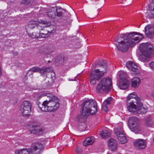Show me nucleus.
<instances>
[{
    "label": "nucleus",
    "instance_id": "nucleus-45",
    "mask_svg": "<svg viewBox=\"0 0 154 154\" xmlns=\"http://www.w3.org/2000/svg\"><path fill=\"white\" fill-rule=\"evenodd\" d=\"M153 6H151L150 5H148V8L149 10H150L151 11H152L153 10V8H152Z\"/></svg>",
    "mask_w": 154,
    "mask_h": 154
},
{
    "label": "nucleus",
    "instance_id": "nucleus-46",
    "mask_svg": "<svg viewBox=\"0 0 154 154\" xmlns=\"http://www.w3.org/2000/svg\"><path fill=\"white\" fill-rule=\"evenodd\" d=\"M50 58V60H49L48 62L49 63H50L51 62V61H52L53 59V57L52 55H50V56H49Z\"/></svg>",
    "mask_w": 154,
    "mask_h": 154
},
{
    "label": "nucleus",
    "instance_id": "nucleus-5",
    "mask_svg": "<svg viewBox=\"0 0 154 154\" xmlns=\"http://www.w3.org/2000/svg\"><path fill=\"white\" fill-rule=\"evenodd\" d=\"M112 85L111 79L109 78H104L97 85L96 88V91L100 93L106 92L111 88Z\"/></svg>",
    "mask_w": 154,
    "mask_h": 154
},
{
    "label": "nucleus",
    "instance_id": "nucleus-37",
    "mask_svg": "<svg viewBox=\"0 0 154 154\" xmlns=\"http://www.w3.org/2000/svg\"><path fill=\"white\" fill-rule=\"evenodd\" d=\"M90 82L91 83V84H92V85H94L96 83V81L95 80H96L93 77V76L91 75H90Z\"/></svg>",
    "mask_w": 154,
    "mask_h": 154
},
{
    "label": "nucleus",
    "instance_id": "nucleus-38",
    "mask_svg": "<svg viewBox=\"0 0 154 154\" xmlns=\"http://www.w3.org/2000/svg\"><path fill=\"white\" fill-rule=\"evenodd\" d=\"M56 17L57 16L58 17H62L63 15V13L62 11H58L57 8L56 11Z\"/></svg>",
    "mask_w": 154,
    "mask_h": 154
},
{
    "label": "nucleus",
    "instance_id": "nucleus-10",
    "mask_svg": "<svg viewBox=\"0 0 154 154\" xmlns=\"http://www.w3.org/2000/svg\"><path fill=\"white\" fill-rule=\"evenodd\" d=\"M32 105L29 101H23L20 108V111L24 117H27L30 115Z\"/></svg>",
    "mask_w": 154,
    "mask_h": 154
},
{
    "label": "nucleus",
    "instance_id": "nucleus-11",
    "mask_svg": "<svg viewBox=\"0 0 154 154\" xmlns=\"http://www.w3.org/2000/svg\"><path fill=\"white\" fill-rule=\"evenodd\" d=\"M38 21V19H36L35 21H30L28 23V27L31 29H33L35 27H36L37 29L39 31H40L41 30L43 29L41 25H39L40 24L44 25L42 26L43 27L47 26L48 24L46 21L43 20H40L38 22L39 24H38L37 22Z\"/></svg>",
    "mask_w": 154,
    "mask_h": 154
},
{
    "label": "nucleus",
    "instance_id": "nucleus-31",
    "mask_svg": "<svg viewBox=\"0 0 154 154\" xmlns=\"http://www.w3.org/2000/svg\"><path fill=\"white\" fill-rule=\"evenodd\" d=\"M48 68L45 67H43L42 68L40 67V70H39L38 72H39L41 75L43 76L47 77V73Z\"/></svg>",
    "mask_w": 154,
    "mask_h": 154
},
{
    "label": "nucleus",
    "instance_id": "nucleus-43",
    "mask_svg": "<svg viewBox=\"0 0 154 154\" xmlns=\"http://www.w3.org/2000/svg\"><path fill=\"white\" fill-rule=\"evenodd\" d=\"M149 66L151 69H154V61L150 63Z\"/></svg>",
    "mask_w": 154,
    "mask_h": 154
},
{
    "label": "nucleus",
    "instance_id": "nucleus-27",
    "mask_svg": "<svg viewBox=\"0 0 154 154\" xmlns=\"http://www.w3.org/2000/svg\"><path fill=\"white\" fill-rule=\"evenodd\" d=\"M130 130L136 134L140 133L141 131V129L139 125L129 126Z\"/></svg>",
    "mask_w": 154,
    "mask_h": 154
},
{
    "label": "nucleus",
    "instance_id": "nucleus-50",
    "mask_svg": "<svg viewBox=\"0 0 154 154\" xmlns=\"http://www.w3.org/2000/svg\"><path fill=\"white\" fill-rule=\"evenodd\" d=\"M153 10V11H154V6H153V10Z\"/></svg>",
    "mask_w": 154,
    "mask_h": 154
},
{
    "label": "nucleus",
    "instance_id": "nucleus-8",
    "mask_svg": "<svg viewBox=\"0 0 154 154\" xmlns=\"http://www.w3.org/2000/svg\"><path fill=\"white\" fill-rule=\"evenodd\" d=\"M29 131L31 134L39 136L45 133V129L39 123H34L30 127Z\"/></svg>",
    "mask_w": 154,
    "mask_h": 154
},
{
    "label": "nucleus",
    "instance_id": "nucleus-29",
    "mask_svg": "<svg viewBox=\"0 0 154 154\" xmlns=\"http://www.w3.org/2000/svg\"><path fill=\"white\" fill-rule=\"evenodd\" d=\"M48 101L47 100L44 101L42 104V107H41L39 105H38L39 108L41 109V110L45 112H48Z\"/></svg>",
    "mask_w": 154,
    "mask_h": 154
},
{
    "label": "nucleus",
    "instance_id": "nucleus-40",
    "mask_svg": "<svg viewBox=\"0 0 154 154\" xmlns=\"http://www.w3.org/2000/svg\"><path fill=\"white\" fill-rule=\"evenodd\" d=\"M55 47L53 46H50L49 48V54H51L54 52L55 50Z\"/></svg>",
    "mask_w": 154,
    "mask_h": 154
},
{
    "label": "nucleus",
    "instance_id": "nucleus-25",
    "mask_svg": "<svg viewBox=\"0 0 154 154\" xmlns=\"http://www.w3.org/2000/svg\"><path fill=\"white\" fill-rule=\"evenodd\" d=\"M131 85L134 88H137L139 86L141 83L140 79L138 77H135L131 79Z\"/></svg>",
    "mask_w": 154,
    "mask_h": 154
},
{
    "label": "nucleus",
    "instance_id": "nucleus-33",
    "mask_svg": "<svg viewBox=\"0 0 154 154\" xmlns=\"http://www.w3.org/2000/svg\"><path fill=\"white\" fill-rule=\"evenodd\" d=\"M49 34L50 35H52L55 32V27L54 26H49Z\"/></svg>",
    "mask_w": 154,
    "mask_h": 154
},
{
    "label": "nucleus",
    "instance_id": "nucleus-30",
    "mask_svg": "<svg viewBox=\"0 0 154 154\" xmlns=\"http://www.w3.org/2000/svg\"><path fill=\"white\" fill-rule=\"evenodd\" d=\"M100 135L102 138L104 139H106L110 136V133L106 130H103L100 131Z\"/></svg>",
    "mask_w": 154,
    "mask_h": 154
},
{
    "label": "nucleus",
    "instance_id": "nucleus-4",
    "mask_svg": "<svg viewBox=\"0 0 154 154\" xmlns=\"http://www.w3.org/2000/svg\"><path fill=\"white\" fill-rule=\"evenodd\" d=\"M43 148V145L40 143H34L31 145L30 148H23L16 150L15 154H40Z\"/></svg>",
    "mask_w": 154,
    "mask_h": 154
},
{
    "label": "nucleus",
    "instance_id": "nucleus-49",
    "mask_svg": "<svg viewBox=\"0 0 154 154\" xmlns=\"http://www.w3.org/2000/svg\"><path fill=\"white\" fill-rule=\"evenodd\" d=\"M76 77V76L74 77L73 79H70V78H69L68 79V80L69 81H74L75 79V77Z\"/></svg>",
    "mask_w": 154,
    "mask_h": 154
},
{
    "label": "nucleus",
    "instance_id": "nucleus-35",
    "mask_svg": "<svg viewBox=\"0 0 154 154\" xmlns=\"http://www.w3.org/2000/svg\"><path fill=\"white\" fill-rule=\"evenodd\" d=\"M33 71L31 69H29L26 73V75L24 77V80H26L27 79V76L28 75L29 76H30V75H33Z\"/></svg>",
    "mask_w": 154,
    "mask_h": 154
},
{
    "label": "nucleus",
    "instance_id": "nucleus-47",
    "mask_svg": "<svg viewBox=\"0 0 154 154\" xmlns=\"http://www.w3.org/2000/svg\"><path fill=\"white\" fill-rule=\"evenodd\" d=\"M38 98L42 97L44 96V94H39L38 95Z\"/></svg>",
    "mask_w": 154,
    "mask_h": 154
},
{
    "label": "nucleus",
    "instance_id": "nucleus-48",
    "mask_svg": "<svg viewBox=\"0 0 154 154\" xmlns=\"http://www.w3.org/2000/svg\"><path fill=\"white\" fill-rule=\"evenodd\" d=\"M72 20L71 19H69V20H68V19L66 20V21H67V22L69 24H70V23L72 22Z\"/></svg>",
    "mask_w": 154,
    "mask_h": 154
},
{
    "label": "nucleus",
    "instance_id": "nucleus-13",
    "mask_svg": "<svg viewBox=\"0 0 154 154\" xmlns=\"http://www.w3.org/2000/svg\"><path fill=\"white\" fill-rule=\"evenodd\" d=\"M137 102L136 104L137 106V109L134 115L144 114L146 113L147 111V109L145 108L143 106V103L141 102L140 98H137Z\"/></svg>",
    "mask_w": 154,
    "mask_h": 154
},
{
    "label": "nucleus",
    "instance_id": "nucleus-9",
    "mask_svg": "<svg viewBox=\"0 0 154 154\" xmlns=\"http://www.w3.org/2000/svg\"><path fill=\"white\" fill-rule=\"evenodd\" d=\"M59 0H50V4L49 5V17L54 22L56 18V11L57 7L56 4Z\"/></svg>",
    "mask_w": 154,
    "mask_h": 154
},
{
    "label": "nucleus",
    "instance_id": "nucleus-18",
    "mask_svg": "<svg viewBox=\"0 0 154 154\" xmlns=\"http://www.w3.org/2000/svg\"><path fill=\"white\" fill-rule=\"evenodd\" d=\"M49 76L50 80H49V86H51L56 79L55 73L52 67H49Z\"/></svg>",
    "mask_w": 154,
    "mask_h": 154
},
{
    "label": "nucleus",
    "instance_id": "nucleus-14",
    "mask_svg": "<svg viewBox=\"0 0 154 154\" xmlns=\"http://www.w3.org/2000/svg\"><path fill=\"white\" fill-rule=\"evenodd\" d=\"M146 141L143 139H138L134 142V145L135 148L138 149H143L146 146Z\"/></svg>",
    "mask_w": 154,
    "mask_h": 154
},
{
    "label": "nucleus",
    "instance_id": "nucleus-6",
    "mask_svg": "<svg viewBox=\"0 0 154 154\" xmlns=\"http://www.w3.org/2000/svg\"><path fill=\"white\" fill-rule=\"evenodd\" d=\"M97 66L99 67H102L103 70L100 69L101 71L99 69H97L94 71L91 72L90 75H92L96 80H99L104 75V73L106 72L107 68V63L106 62L103 60H101L99 61L97 65Z\"/></svg>",
    "mask_w": 154,
    "mask_h": 154
},
{
    "label": "nucleus",
    "instance_id": "nucleus-26",
    "mask_svg": "<svg viewBox=\"0 0 154 154\" xmlns=\"http://www.w3.org/2000/svg\"><path fill=\"white\" fill-rule=\"evenodd\" d=\"M139 119L136 117H131L128 120L129 126H134L139 125Z\"/></svg>",
    "mask_w": 154,
    "mask_h": 154
},
{
    "label": "nucleus",
    "instance_id": "nucleus-19",
    "mask_svg": "<svg viewBox=\"0 0 154 154\" xmlns=\"http://www.w3.org/2000/svg\"><path fill=\"white\" fill-rule=\"evenodd\" d=\"M134 102L135 101L133 100L132 102L129 103L127 106V108L129 112L134 114H135V113H136V111L137 108V105H136L135 104V103Z\"/></svg>",
    "mask_w": 154,
    "mask_h": 154
},
{
    "label": "nucleus",
    "instance_id": "nucleus-12",
    "mask_svg": "<svg viewBox=\"0 0 154 154\" xmlns=\"http://www.w3.org/2000/svg\"><path fill=\"white\" fill-rule=\"evenodd\" d=\"M125 73V72H123L119 74L120 81L117 84L120 89L122 90L128 89L129 85V81L125 79H123V75Z\"/></svg>",
    "mask_w": 154,
    "mask_h": 154
},
{
    "label": "nucleus",
    "instance_id": "nucleus-39",
    "mask_svg": "<svg viewBox=\"0 0 154 154\" xmlns=\"http://www.w3.org/2000/svg\"><path fill=\"white\" fill-rule=\"evenodd\" d=\"M33 72H38L40 70V67H33L30 69Z\"/></svg>",
    "mask_w": 154,
    "mask_h": 154
},
{
    "label": "nucleus",
    "instance_id": "nucleus-7",
    "mask_svg": "<svg viewBox=\"0 0 154 154\" xmlns=\"http://www.w3.org/2000/svg\"><path fill=\"white\" fill-rule=\"evenodd\" d=\"M59 100L56 96L49 93V112H53L59 108L60 104Z\"/></svg>",
    "mask_w": 154,
    "mask_h": 154
},
{
    "label": "nucleus",
    "instance_id": "nucleus-42",
    "mask_svg": "<svg viewBox=\"0 0 154 154\" xmlns=\"http://www.w3.org/2000/svg\"><path fill=\"white\" fill-rule=\"evenodd\" d=\"M39 37L40 38H45L48 36V35L47 34H45L43 33L40 34V33L39 32Z\"/></svg>",
    "mask_w": 154,
    "mask_h": 154
},
{
    "label": "nucleus",
    "instance_id": "nucleus-51",
    "mask_svg": "<svg viewBox=\"0 0 154 154\" xmlns=\"http://www.w3.org/2000/svg\"><path fill=\"white\" fill-rule=\"evenodd\" d=\"M152 2L153 3H154V0H152Z\"/></svg>",
    "mask_w": 154,
    "mask_h": 154
},
{
    "label": "nucleus",
    "instance_id": "nucleus-23",
    "mask_svg": "<svg viewBox=\"0 0 154 154\" xmlns=\"http://www.w3.org/2000/svg\"><path fill=\"white\" fill-rule=\"evenodd\" d=\"M112 100L111 98L109 97L103 102L102 109L104 112H106L108 111V106L111 104Z\"/></svg>",
    "mask_w": 154,
    "mask_h": 154
},
{
    "label": "nucleus",
    "instance_id": "nucleus-41",
    "mask_svg": "<svg viewBox=\"0 0 154 154\" xmlns=\"http://www.w3.org/2000/svg\"><path fill=\"white\" fill-rule=\"evenodd\" d=\"M75 151L77 153L79 154L81 153L82 152L81 148L78 146L77 147Z\"/></svg>",
    "mask_w": 154,
    "mask_h": 154
},
{
    "label": "nucleus",
    "instance_id": "nucleus-44",
    "mask_svg": "<svg viewBox=\"0 0 154 154\" xmlns=\"http://www.w3.org/2000/svg\"><path fill=\"white\" fill-rule=\"evenodd\" d=\"M149 15L151 17L154 18V13L153 11H151L149 13Z\"/></svg>",
    "mask_w": 154,
    "mask_h": 154
},
{
    "label": "nucleus",
    "instance_id": "nucleus-1",
    "mask_svg": "<svg viewBox=\"0 0 154 154\" xmlns=\"http://www.w3.org/2000/svg\"><path fill=\"white\" fill-rule=\"evenodd\" d=\"M139 35L141 37L138 36L137 32H135L118 35L114 39L116 48L122 52H126L130 47H133L142 39V34H139Z\"/></svg>",
    "mask_w": 154,
    "mask_h": 154
},
{
    "label": "nucleus",
    "instance_id": "nucleus-20",
    "mask_svg": "<svg viewBox=\"0 0 154 154\" xmlns=\"http://www.w3.org/2000/svg\"><path fill=\"white\" fill-rule=\"evenodd\" d=\"M55 65L57 66H61L63 64L64 58L61 55H57L54 59Z\"/></svg>",
    "mask_w": 154,
    "mask_h": 154
},
{
    "label": "nucleus",
    "instance_id": "nucleus-16",
    "mask_svg": "<svg viewBox=\"0 0 154 154\" xmlns=\"http://www.w3.org/2000/svg\"><path fill=\"white\" fill-rule=\"evenodd\" d=\"M126 66L129 70L132 71V74H137V66L134 63L131 61H129L127 62Z\"/></svg>",
    "mask_w": 154,
    "mask_h": 154
},
{
    "label": "nucleus",
    "instance_id": "nucleus-32",
    "mask_svg": "<svg viewBox=\"0 0 154 154\" xmlns=\"http://www.w3.org/2000/svg\"><path fill=\"white\" fill-rule=\"evenodd\" d=\"M132 98L134 99V100L136 101L134 102H135L136 104V102H137V98H140L139 97L137 96L136 93L135 92H133L130 94L127 97V99L128 100H129Z\"/></svg>",
    "mask_w": 154,
    "mask_h": 154
},
{
    "label": "nucleus",
    "instance_id": "nucleus-15",
    "mask_svg": "<svg viewBox=\"0 0 154 154\" xmlns=\"http://www.w3.org/2000/svg\"><path fill=\"white\" fill-rule=\"evenodd\" d=\"M123 131H115V133L120 143L124 144L126 143L127 140L124 134Z\"/></svg>",
    "mask_w": 154,
    "mask_h": 154
},
{
    "label": "nucleus",
    "instance_id": "nucleus-3",
    "mask_svg": "<svg viewBox=\"0 0 154 154\" xmlns=\"http://www.w3.org/2000/svg\"><path fill=\"white\" fill-rule=\"evenodd\" d=\"M139 48L141 54L140 55L139 59L142 62L149 61L154 55V47L150 44L142 43L140 45Z\"/></svg>",
    "mask_w": 154,
    "mask_h": 154
},
{
    "label": "nucleus",
    "instance_id": "nucleus-24",
    "mask_svg": "<svg viewBox=\"0 0 154 154\" xmlns=\"http://www.w3.org/2000/svg\"><path fill=\"white\" fill-rule=\"evenodd\" d=\"M95 141L94 138L91 136L87 138L83 142L84 146H87L89 145L92 144Z\"/></svg>",
    "mask_w": 154,
    "mask_h": 154
},
{
    "label": "nucleus",
    "instance_id": "nucleus-17",
    "mask_svg": "<svg viewBox=\"0 0 154 154\" xmlns=\"http://www.w3.org/2000/svg\"><path fill=\"white\" fill-rule=\"evenodd\" d=\"M145 34L149 38L152 37L154 34V26L152 25H148L145 28Z\"/></svg>",
    "mask_w": 154,
    "mask_h": 154
},
{
    "label": "nucleus",
    "instance_id": "nucleus-2",
    "mask_svg": "<svg viewBox=\"0 0 154 154\" xmlns=\"http://www.w3.org/2000/svg\"><path fill=\"white\" fill-rule=\"evenodd\" d=\"M82 109L80 115L78 116V121L85 122L86 118L90 115L95 114L97 111L96 102L94 100H86L81 105Z\"/></svg>",
    "mask_w": 154,
    "mask_h": 154
},
{
    "label": "nucleus",
    "instance_id": "nucleus-36",
    "mask_svg": "<svg viewBox=\"0 0 154 154\" xmlns=\"http://www.w3.org/2000/svg\"><path fill=\"white\" fill-rule=\"evenodd\" d=\"M32 1L31 0H22L21 2V4L28 5L31 4Z\"/></svg>",
    "mask_w": 154,
    "mask_h": 154
},
{
    "label": "nucleus",
    "instance_id": "nucleus-28",
    "mask_svg": "<svg viewBox=\"0 0 154 154\" xmlns=\"http://www.w3.org/2000/svg\"><path fill=\"white\" fill-rule=\"evenodd\" d=\"M40 53L46 56L47 55L48 53V46L47 44L42 45L39 50Z\"/></svg>",
    "mask_w": 154,
    "mask_h": 154
},
{
    "label": "nucleus",
    "instance_id": "nucleus-34",
    "mask_svg": "<svg viewBox=\"0 0 154 154\" xmlns=\"http://www.w3.org/2000/svg\"><path fill=\"white\" fill-rule=\"evenodd\" d=\"M39 31L38 32H33L30 35V36L33 38H39Z\"/></svg>",
    "mask_w": 154,
    "mask_h": 154
},
{
    "label": "nucleus",
    "instance_id": "nucleus-22",
    "mask_svg": "<svg viewBox=\"0 0 154 154\" xmlns=\"http://www.w3.org/2000/svg\"><path fill=\"white\" fill-rule=\"evenodd\" d=\"M108 142L110 149L112 151L116 150L117 147V143L116 141L112 138H111L108 140Z\"/></svg>",
    "mask_w": 154,
    "mask_h": 154
},
{
    "label": "nucleus",
    "instance_id": "nucleus-21",
    "mask_svg": "<svg viewBox=\"0 0 154 154\" xmlns=\"http://www.w3.org/2000/svg\"><path fill=\"white\" fill-rule=\"evenodd\" d=\"M145 125L148 127H152L154 125V122L152 117L150 116H148L145 118Z\"/></svg>",
    "mask_w": 154,
    "mask_h": 154
}]
</instances>
